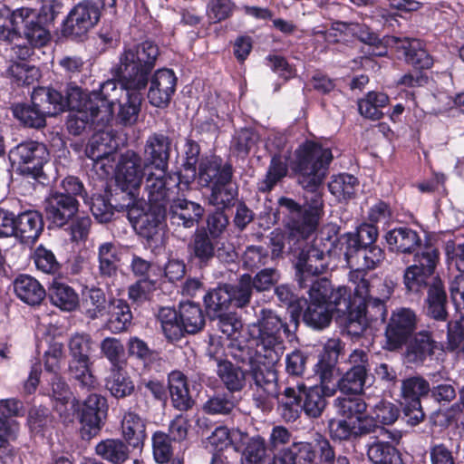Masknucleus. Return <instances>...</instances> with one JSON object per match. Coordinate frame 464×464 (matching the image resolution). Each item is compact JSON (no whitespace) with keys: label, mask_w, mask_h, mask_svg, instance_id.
I'll return each instance as SVG.
<instances>
[{"label":"nucleus","mask_w":464,"mask_h":464,"mask_svg":"<svg viewBox=\"0 0 464 464\" xmlns=\"http://www.w3.org/2000/svg\"><path fill=\"white\" fill-rule=\"evenodd\" d=\"M332 160L330 149L311 140H306L295 150L291 168L298 174V183L304 190V202L301 206L294 199L285 197L278 201L280 207L289 212L285 225L289 240H305L315 232L324 213L320 187Z\"/></svg>","instance_id":"1"},{"label":"nucleus","mask_w":464,"mask_h":464,"mask_svg":"<svg viewBox=\"0 0 464 464\" xmlns=\"http://www.w3.org/2000/svg\"><path fill=\"white\" fill-rule=\"evenodd\" d=\"M299 325V311L292 309L289 322L275 312L262 309L256 323L248 325V333L256 342L257 354L262 362L251 367V389L276 392L277 375L273 368L285 351L284 336L293 339Z\"/></svg>","instance_id":"2"},{"label":"nucleus","mask_w":464,"mask_h":464,"mask_svg":"<svg viewBox=\"0 0 464 464\" xmlns=\"http://www.w3.org/2000/svg\"><path fill=\"white\" fill-rule=\"evenodd\" d=\"M159 54L158 45L150 41L125 46L111 72L127 88L145 89Z\"/></svg>","instance_id":"3"},{"label":"nucleus","mask_w":464,"mask_h":464,"mask_svg":"<svg viewBox=\"0 0 464 464\" xmlns=\"http://www.w3.org/2000/svg\"><path fill=\"white\" fill-rule=\"evenodd\" d=\"M12 29L0 25V38L12 42L22 35L33 46H44L50 39L48 29L42 24L38 13L28 7L14 10L10 18Z\"/></svg>","instance_id":"4"},{"label":"nucleus","mask_w":464,"mask_h":464,"mask_svg":"<svg viewBox=\"0 0 464 464\" xmlns=\"http://www.w3.org/2000/svg\"><path fill=\"white\" fill-rule=\"evenodd\" d=\"M334 448L330 441L317 435L312 441L295 442L274 456L273 464H330Z\"/></svg>","instance_id":"5"},{"label":"nucleus","mask_w":464,"mask_h":464,"mask_svg":"<svg viewBox=\"0 0 464 464\" xmlns=\"http://www.w3.org/2000/svg\"><path fill=\"white\" fill-rule=\"evenodd\" d=\"M166 172L150 173L146 178L144 189L150 207L166 208L176 194L188 189V181L183 182L179 175H167Z\"/></svg>","instance_id":"6"},{"label":"nucleus","mask_w":464,"mask_h":464,"mask_svg":"<svg viewBox=\"0 0 464 464\" xmlns=\"http://www.w3.org/2000/svg\"><path fill=\"white\" fill-rule=\"evenodd\" d=\"M49 95V88H35L32 93V104H16L13 108L14 116L25 126L44 127L46 116L56 115Z\"/></svg>","instance_id":"7"},{"label":"nucleus","mask_w":464,"mask_h":464,"mask_svg":"<svg viewBox=\"0 0 464 464\" xmlns=\"http://www.w3.org/2000/svg\"><path fill=\"white\" fill-rule=\"evenodd\" d=\"M9 159L13 165L19 166L22 172L38 177L49 160V152L44 144L30 140L11 150Z\"/></svg>","instance_id":"8"},{"label":"nucleus","mask_w":464,"mask_h":464,"mask_svg":"<svg viewBox=\"0 0 464 464\" xmlns=\"http://www.w3.org/2000/svg\"><path fill=\"white\" fill-rule=\"evenodd\" d=\"M401 395L404 401L403 412L407 422L417 425L424 419L420 398L430 391V383L421 376H413L402 381Z\"/></svg>","instance_id":"9"},{"label":"nucleus","mask_w":464,"mask_h":464,"mask_svg":"<svg viewBox=\"0 0 464 464\" xmlns=\"http://www.w3.org/2000/svg\"><path fill=\"white\" fill-rule=\"evenodd\" d=\"M417 323V314L411 308L400 307L392 311L385 329L389 349L401 347L416 330Z\"/></svg>","instance_id":"10"},{"label":"nucleus","mask_w":464,"mask_h":464,"mask_svg":"<svg viewBox=\"0 0 464 464\" xmlns=\"http://www.w3.org/2000/svg\"><path fill=\"white\" fill-rule=\"evenodd\" d=\"M100 7L92 0L78 3L68 14L64 22V34L72 37L84 36L99 22Z\"/></svg>","instance_id":"11"},{"label":"nucleus","mask_w":464,"mask_h":464,"mask_svg":"<svg viewBox=\"0 0 464 464\" xmlns=\"http://www.w3.org/2000/svg\"><path fill=\"white\" fill-rule=\"evenodd\" d=\"M143 178L141 158L133 150L121 155L117 169V182L129 196V202L136 201Z\"/></svg>","instance_id":"12"},{"label":"nucleus","mask_w":464,"mask_h":464,"mask_svg":"<svg viewBox=\"0 0 464 464\" xmlns=\"http://www.w3.org/2000/svg\"><path fill=\"white\" fill-rule=\"evenodd\" d=\"M49 99L56 111V115L65 110L97 111L95 99L97 94L86 93L75 84H69L65 95L49 88Z\"/></svg>","instance_id":"13"},{"label":"nucleus","mask_w":464,"mask_h":464,"mask_svg":"<svg viewBox=\"0 0 464 464\" xmlns=\"http://www.w3.org/2000/svg\"><path fill=\"white\" fill-rule=\"evenodd\" d=\"M362 270L355 269L349 273V280L354 285V295L358 299L387 301L393 292V284L379 276L365 277Z\"/></svg>","instance_id":"14"},{"label":"nucleus","mask_w":464,"mask_h":464,"mask_svg":"<svg viewBox=\"0 0 464 464\" xmlns=\"http://www.w3.org/2000/svg\"><path fill=\"white\" fill-rule=\"evenodd\" d=\"M136 201H130L124 205L129 210L130 219L133 222L138 233L147 238L152 239L160 231L166 217V208L150 207L147 211L134 215L138 209L135 208Z\"/></svg>","instance_id":"15"},{"label":"nucleus","mask_w":464,"mask_h":464,"mask_svg":"<svg viewBox=\"0 0 464 464\" xmlns=\"http://www.w3.org/2000/svg\"><path fill=\"white\" fill-rule=\"evenodd\" d=\"M325 255L314 245L306 251L303 250L295 264L296 276L300 287L305 288L308 285L310 277H315L324 273L327 268Z\"/></svg>","instance_id":"16"},{"label":"nucleus","mask_w":464,"mask_h":464,"mask_svg":"<svg viewBox=\"0 0 464 464\" xmlns=\"http://www.w3.org/2000/svg\"><path fill=\"white\" fill-rule=\"evenodd\" d=\"M177 78L172 70L160 69L150 80L148 99L151 105L158 108L166 107L175 92Z\"/></svg>","instance_id":"17"},{"label":"nucleus","mask_w":464,"mask_h":464,"mask_svg":"<svg viewBox=\"0 0 464 464\" xmlns=\"http://www.w3.org/2000/svg\"><path fill=\"white\" fill-rule=\"evenodd\" d=\"M171 140L162 133H152L144 145V158L147 166L158 171H167L170 156Z\"/></svg>","instance_id":"18"},{"label":"nucleus","mask_w":464,"mask_h":464,"mask_svg":"<svg viewBox=\"0 0 464 464\" xmlns=\"http://www.w3.org/2000/svg\"><path fill=\"white\" fill-rule=\"evenodd\" d=\"M114 78L116 79V77ZM117 80L121 86H118L114 80H108L101 85L99 91L92 92V94H97L98 96L95 99V106L102 122H109L111 120L113 105L120 102L127 92V87L118 78Z\"/></svg>","instance_id":"19"},{"label":"nucleus","mask_w":464,"mask_h":464,"mask_svg":"<svg viewBox=\"0 0 464 464\" xmlns=\"http://www.w3.org/2000/svg\"><path fill=\"white\" fill-rule=\"evenodd\" d=\"M45 210L53 224L63 227L76 214L78 201L72 196L55 192L47 199Z\"/></svg>","instance_id":"20"},{"label":"nucleus","mask_w":464,"mask_h":464,"mask_svg":"<svg viewBox=\"0 0 464 464\" xmlns=\"http://www.w3.org/2000/svg\"><path fill=\"white\" fill-rule=\"evenodd\" d=\"M378 229L371 224H362L353 233H346L343 239L345 244L344 257L349 266L354 263V255L362 247L374 246L378 238Z\"/></svg>","instance_id":"21"},{"label":"nucleus","mask_w":464,"mask_h":464,"mask_svg":"<svg viewBox=\"0 0 464 464\" xmlns=\"http://www.w3.org/2000/svg\"><path fill=\"white\" fill-rule=\"evenodd\" d=\"M233 168L231 164L222 163L220 158L212 157L201 161L198 169V180L201 186L209 187L232 181Z\"/></svg>","instance_id":"22"},{"label":"nucleus","mask_w":464,"mask_h":464,"mask_svg":"<svg viewBox=\"0 0 464 464\" xmlns=\"http://www.w3.org/2000/svg\"><path fill=\"white\" fill-rule=\"evenodd\" d=\"M204 208L198 203L183 198H173L169 203V218L172 224L192 227L198 223Z\"/></svg>","instance_id":"23"},{"label":"nucleus","mask_w":464,"mask_h":464,"mask_svg":"<svg viewBox=\"0 0 464 464\" xmlns=\"http://www.w3.org/2000/svg\"><path fill=\"white\" fill-rule=\"evenodd\" d=\"M108 404L106 399L97 393L90 394L84 401L81 422L83 429L89 428L88 432L95 435L101 430L106 417Z\"/></svg>","instance_id":"24"},{"label":"nucleus","mask_w":464,"mask_h":464,"mask_svg":"<svg viewBox=\"0 0 464 464\" xmlns=\"http://www.w3.org/2000/svg\"><path fill=\"white\" fill-rule=\"evenodd\" d=\"M450 296L456 309L461 314L457 331L449 333L451 349H461L464 353V274L457 276L450 285Z\"/></svg>","instance_id":"25"},{"label":"nucleus","mask_w":464,"mask_h":464,"mask_svg":"<svg viewBox=\"0 0 464 464\" xmlns=\"http://www.w3.org/2000/svg\"><path fill=\"white\" fill-rule=\"evenodd\" d=\"M44 230V221L37 211H25L16 217L15 234L21 243L32 246Z\"/></svg>","instance_id":"26"},{"label":"nucleus","mask_w":464,"mask_h":464,"mask_svg":"<svg viewBox=\"0 0 464 464\" xmlns=\"http://www.w3.org/2000/svg\"><path fill=\"white\" fill-rule=\"evenodd\" d=\"M384 238L391 251L402 254L413 253L421 244L418 232L407 227L388 231Z\"/></svg>","instance_id":"27"},{"label":"nucleus","mask_w":464,"mask_h":464,"mask_svg":"<svg viewBox=\"0 0 464 464\" xmlns=\"http://www.w3.org/2000/svg\"><path fill=\"white\" fill-rule=\"evenodd\" d=\"M304 382H297L295 386L286 387L282 397L277 401V411L286 422L295 421L302 412V390Z\"/></svg>","instance_id":"28"},{"label":"nucleus","mask_w":464,"mask_h":464,"mask_svg":"<svg viewBox=\"0 0 464 464\" xmlns=\"http://www.w3.org/2000/svg\"><path fill=\"white\" fill-rule=\"evenodd\" d=\"M123 441L133 449H141L147 438L144 420L133 411L123 415L121 424Z\"/></svg>","instance_id":"29"},{"label":"nucleus","mask_w":464,"mask_h":464,"mask_svg":"<svg viewBox=\"0 0 464 464\" xmlns=\"http://www.w3.org/2000/svg\"><path fill=\"white\" fill-rule=\"evenodd\" d=\"M394 42L398 44L397 49L402 53L406 63L416 69H429L433 64L431 56L422 48L419 40L394 38Z\"/></svg>","instance_id":"30"},{"label":"nucleus","mask_w":464,"mask_h":464,"mask_svg":"<svg viewBox=\"0 0 464 464\" xmlns=\"http://www.w3.org/2000/svg\"><path fill=\"white\" fill-rule=\"evenodd\" d=\"M438 343L433 339L431 333L422 330L416 333L409 342L406 349V358L410 362H423L428 357L434 354Z\"/></svg>","instance_id":"31"},{"label":"nucleus","mask_w":464,"mask_h":464,"mask_svg":"<svg viewBox=\"0 0 464 464\" xmlns=\"http://www.w3.org/2000/svg\"><path fill=\"white\" fill-rule=\"evenodd\" d=\"M334 406L339 416L357 423L373 425L372 420L366 414L367 404L359 397H337Z\"/></svg>","instance_id":"32"},{"label":"nucleus","mask_w":464,"mask_h":464,"mask_svg":"<svg viewBox=\"0 0 464 464\" xmlns=\"http://www.w3.org/2000/svg\"><path fill=\"white\" fill-rule=\"evenodd\" d=\"M14 290L21 301L33 306L41 304L46 295L39 281L28 275H21L14 280Z\"/></svg>","instance_id":"33"},{"label":"nucleus","mask_w":464,"mask_h":464,"mask_svg":"<svg viewBox=\"0 0 464 464\" xmlns=\"http://www.w3.org/2000/svg\"><path fill=\"white\" fill-rule=\"evenodd\" d=\"M169 390L172 405L179 411H187L193 405L189 395L187 377L179 371L169 374Z\"/></svg>","instance_id":"34"},{"label":"nucleus","mask_w":464,"mask_h":464,"mask_svg":"<svg viewBox=\"0 0 464 464\" xmlns=\"http://www.w3.org/2000/svg\"><path fill=\"white\" fill-rule=\"evenodd\" d=\"M95 454L110 464H123L130 458L129 446L121 439H105L98 442Z\"/></svg>","instance_id":"35"},{"label":"nucleus","mask_w":464,"mask_h":464,"mask_svg":"<svg viewBox=\"0 0 464 464\" xmlns=\"http://www.w3.org/2000/svg\"><path fill=\"white\" fill-rule=\"evenodd\" d=\"M105 387L117 399L130 396L135 390L133 381L121 366H111L105 378Z\"/></svg>","instance_id":"36"},{"label":"nucleus","mask_w":464,"mask_h":464,"mask_svg":"<svg viewBox=\"0 0 464 464\" xmlns=\"http://www.w3.org/2000/svg\"><path fill=\"white\" fill-rule=\"evenodd\" d=\"M302 390V411L311 419L322 416L327 406L326 397H329L321 387L317 385L307 387L304 383Z\"/></svg>","instance_id":"37"},{"label":"nucleus","mask_w":464,"mask_h":464,"mask_svg":"<svg viewBox=\"0 0 464 464\" xmlns=\"http://www.w3.org/2000/svg\"><path fill=\"white\" fill-rule=\"evenodd\" d=\"M447 295L444 290L442 281L440 278H434L432 284L429 287L427 296V314L435 319L445 321L447 318L446 312Z\"/></svg>","instance_id":"38"},{"label":"nucleus","mask_w":464,"mask_h":464,"mask_svg":"<svg viewBox=\"0 0 464 464\" xmlns=\"http://www.w3.org/2000/svg\"><path fill=\"white\" fill-rule=\"evenodd\" d=\"M330 435L334 440H345L352 437L368 434L372 431V424L357 423L346 418L343 420L333 419L328 424Z\"/></svg>","instance_id":"39"},{"label":"nucleus","mask_w":464,"mask_h":464,"mask_svg":"<svg viewBox=\"0 0 464 464\" xmlns=\"http://www.w3.org/2000/svg\"><path fill=\"white\" fill-rule=\"evenodd\" d=\"M19 52L21 61L11 63L8 67V73L18 85H30L40 76L39 70L24 62L25 57L31 54V50L28 47H19Z\"/></svg>","instance_id":"40"},{"label":"nucleus","mask_w":464,"mask_h":464,"mask_svg":"<svg viewBox=\"0 0 464 464\" xmlns=\"http://www.w3.org/2000/svg\"><path fill=\"white\" fill-rule=\"evenodd\" d=\"M142 89L127 88V92L124 96V101L121 99L119 103V111L117 114L118 119L124 125L132 124L137 121L140 105L143 99Z\"/></svg>","instance_id":"41"},{"label":"nucleus","mask_w":464,"mask_h":464,"mask_svg":"<svg viewBox=\"0 0 464 464\" xmlns=\"http://www.w3.org/2000/svg\"><path fill=\"white\" fill-rule=\"evenodd\" d=\"M217 373L230 392H240L246 385L245 372L229 361H218Z\"/></svg>","instance_id":"42"},{"label":"nucleus","mask_w":464,"mask_h":464,"mask_svg":"<svg viewBox=\"0 0 464 464\" xmlns=\"http://www.w3.org/2000/svg\"><path fill=\"white\" fill-rule=\"evenodd\" d=\"M179 316L184 333L196 334L200 331L205 324V317L199 304L193 302L181 303L179 305Z\"/></svg>","instance_id":"43"},{"label":"nucleus","mask_w":464,"mask_h":464,"mask_svg":"<svg viewBox=\"0 0 464 464\" xmlns=\"http://www.w3.org/2000/svg\"><path fill=\"white\" fill-rule=\"evenodd\" d=\"M82 313L89 319L94 320L102 316L107 310V299L101 288H86L82 292Z\"/></svg>","instance_id":"44"},{"label":"nucleus","mask_w":464,"mask_h":464,"mask_svg":"<svg viewBox=\"0 0 464 464\" xmlns=\"http://www.w3.org/2000/svg\"><path fill=\"white\" fill-rule=\"evenodd\" d=\"M52 304L61 310L72 312L79 306V297L74 289L63 283L53 282L49 289Z\"/></svg>","instance_id":"45"},{"label":"nucleus","mask_w":464,"mask_h":464,"mask_svg":"<svg viewBox=\"0 0 464 464\" xmlns=\"http://www.w3.org/2000/svg\"><path fill=\"white\" fill-rule=\"evenodd\" d=\"M109 313L110 317L106 326L114 334L125 331L131 322L132 314L130 306L121 299H116L110 302Z\"/></svg>","instance_id":"46"},{"label":"nucleus","mask_w":464,"mask_h":464,"mask_svg":"<svg viewBox=\"0 0 464 464\" xmlns=\"http://www.w3.org/2000/svg\"><path fill=\"white\" fill-rule=\"evenodd\" d=\"M189 248L195 258L201 265H208L216 254V247L213 238L209 237L205 229L197 230L189 244Z\"/></svg>","instance_id":"47"},{"label":"nucleus","mask_w":464,"mask_h":464,"mask_svg":"<svg viewBox=\"0 0 464 464\" xmlns=\"http://www.w3.org/2000/svg\"><path fill=\"white\" fill-rule=\"evenodd\" d=\"M389 103V97L383 92H369L358 102V110L362 116L376 121L382 117V109Z\"/></svg>","instance_id":"48"},{"label":"nucleus","mask_w":464,"mask_h":464,"mask_svg":"<svg viewBox=\"0 0 464 464\" xmlns=\"http://www.w3.org/2000/svg\"><path fill=\"white\" fill-rule=\"evenodd\" d=\"M204 303L209 318L213 320L217 315L226 313L232 304L225 285L208 292Z\"/></svg>","instance_id":"49"},{"label":"nucleus","mask_w":464,"mask_h":464,"mask_svg":"<svg viewBox=\"0 0 464 464\" xmlns=\"http://www.w3.org/2000/svg\"><path fill=\"white\" fill-rule=\"evenodd\" d=\"M91 358L71 359L69 363L70 375L87 390L93 389L97 385V380L92 371Z\"/></svg>","instance_id":"50"},{"label":"nucleus","mask_w":464,"mask_h":464,"mask_svg":"<svg viewBox=\"0 0 464 464\" xmlns=\"http://www.w3.org/2000/svg\"><path fill=\"white\" fill-rule=\"evenodd\" d=\"M158 321L166 338L177 341L182 337V329L179 313L170 307L160 308L157 314Z\"/></svg>","instance_id":"51"},{"label":"nucleus","mask_w":464,"mask_h":464,"mask_svg":"<svg viewBox=\"0 0 464 464\" xmlns=\"http://www.w3.org/2000/svg\"><path fill=\"white\" fill-rule=\"evenodd\" d=\"M373 464H401V453L389 442H374L367 451Z\"/></svg>","instance_id":"52"},{"label":"nucleus","mask_w":464,"mask_h":464,"mask_svg":"<svg viewBox=\"0 0 464 464\" xmlns=\"http://www.w3.org/2000/svg\"><path fill=\"white\" fill-rule=\"evenodd\" d=\"M99 272L102 276H111L116 273L120 261L117 246L111 242H105L98 246Z\"/></svg>","instance_id":"53"},{"label":"nucleus","mask_w":464,"mask_h":464,"mask_svg":"<svg viewBox=\"0 0 464 464\" xmlns=\"http://www.w3.org/2000/svg\"><path fill=\"white\" fill-rule=\"evenodd\" d=\"M115 141L112 140L107 132L94 134L86 148V155L92 160L104 159L115 152Z\"/></svg>","instance_id":"54"},{"label":"nucleus","mask_w":464,"mask_h":464,"mask_svg":"<svg viewBox=\"0 0 464 464\" xmlns=\"http://www.w3.org/2000/svg\"><path fill=\"white\" fill-rule=\"evenodd\" d=\"M357 178L350 174H340L332 179L328 184L329 191L339 200L353 198L357 190Z\"/></svg>","instance_id":"55"},{"label":"nucleus","mask_w":464,"mask_h":464,"mask_svg":"<svg viewBox=\"0 0 464 464\" xmlns=\"http://www.w3.org/2000/svg\"><path fill=\"white\" fill-rule=\"evenodd\" d=\"M370 374L347 370L337 382V389L343 394H361Z\"/></svg>","instance_id":"56"},{"label":"nucleus","mask_w":464,"mask_h":464,"mask_svg":"<svg viewBox=\"0 0 464 464\" xmlns=\"http://www.w3.org/2000/svg\"><path fill=\"white\" fill-rule=\"evenodd\" d=\"M230 295L231 303L237 307H244L250 302L252 295V277L243 275L237 285H225Z\"/></svg>","instance_id":"57"},{"label":"nucleus","mask_w":464,"mask_h":464,"mask_svg":"<svg viewBox=\"0 0 464 464\" xmlns=\"http://www.w3.org/2000/svg\"><path fill=\"white\" fill-rule=\"evenodd\" d=\"M332 319V312L324 303L310 302L304 313V321L314 328L326 327Z\"/></svg>","instance_id":"58"},{"label":"nucleus","mask_w":464,"mask_h":464,"mask_svg":"<svg viewBox=\"0 0 464 464\" xmlns=\"http://www.w3.org/2000/svg\"><path fill=\"white\" fill-rule=\"evenodd\" d=\"M400 410L395 404L386 401H380L374 405L372 415H369L373 422L372 431L378 423L382 425L393 424L398 420Z\"/></svg>","instance_id":"59"},{"label":"nucleus","mask_w":464,"mask_h":464,"mask_svg":"<svg viewBox=\"0 0 464 464\" xmlns=\"http://www.w3.org/2000/svg\"><path fill=\"white\" fill-rule=\"evenodd\" d=\"M266 440L259 435L249 438L241 457V464H264Z\"/></svg>","instance_id":"60"},{"label":"nucleus","mask_w":464,"mask_h":464,"mask_svg":"<svg viewBox=\"0 0 464 464\" xmlns=\"http://www.w3.org/2000/svg\"><path fill=\"white\" fill-rule=\"evenodd\" d=\"M97 111H75L71 113L67 121V128L73 135L81 134L88 124L104 125Z\"/></svg>","instance_id":"61"},{"label":"nucleus","mask_w":464,"mask_h":464,"mask_svg":"<svg viewBox=\"0 0 464 464\" xmlns=\"http://www.w3.org/2000/svg\"><path fill=\"white\" fill-rule=\"evenodd\" d=\"M288 169L285 160L275 155L270 162L265 179L262 181L260 190L270 191L287 174Z\"/></svg>","instance_id":"62"},{"label":"nucleus","mask_w":464,"mask_h":464,"mask_svg":"<svg viewBox=\"0 0 464 464\" xmlns=\"http://www.w3.org/2000/svg\"><path fill=\"white\" fill-rule=\"evenodd\" d=\"M237 196V189L232 186V181L211 187L208 203L215 207L226 208L232 204Z\"/></svg>","instance_id":"63"},{"label":"nucleus","mask_w":464,"mask_h":464,"mask_svg":"<svg viewBox=\"0 0 464 464\" xmlns=\"http://www.w3.org/2000/svg\"><path fill=\"white\" fill-rule=\"evenodd\" d=\"M152 450L157 463H168L173 455L169 436L163 431H156L152 436Z\"/></svg>","instance_id":"64"}]
</instances>
